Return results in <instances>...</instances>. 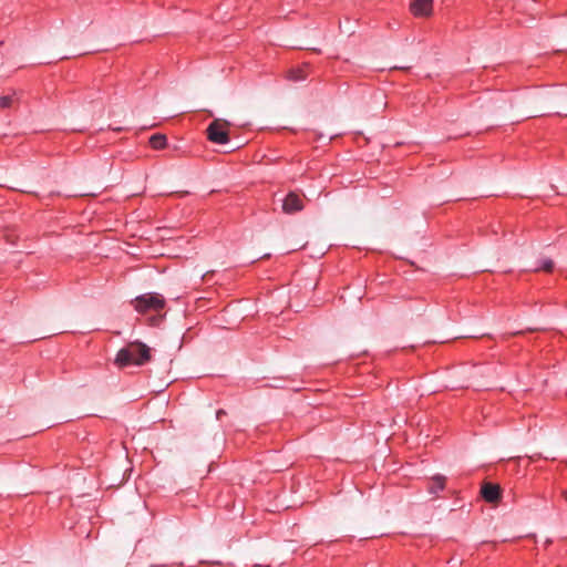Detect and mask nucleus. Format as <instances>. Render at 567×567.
Wrapping results in <instances>:
<instances>
[{
	"instance_id": "obj_12",
	"label": "nucleus",
	"mask_w": 567,
	"mask_h": 567,
	"mask_svg": "<svg viewBox=\"0 0 567 567\" xmlns=\"http://www.w3.org/2000/svg\"><path fill=\"white\" fill-rule=\"evenodd\" d=\"M221 415H225V411L224 410H218L217 411V419L219 420L221 417Z\"/></svg>"
},
{
	"instance_id": "obj_11",
	"label": "nucleus",
	"mask_w": 567,
	"mask_h": 567,
	"mask_svg": "<svg viewBox=\"0 0 567 567\" xmlns=\"http://www.w3.org/2000/svg\"><path fill=\"white\" fill-rule=\"evenodd\" d=\"M12 103H13L12 96L0 97V106H2V107H10Z\"/></svg>"
},
{
	"instance_id": "obj_6",
	"label": "nucleus",
	"mask_w": 567,
	"mask_h": 567,
	"mask_svg": "<svg viewBox=\"0 0 567 567\" xmlns=\"http://www.w3.org/2000/svg\"><path fill=\"white\" fill-rule=\"evenodd\" d=\"M482 496L487 503H496L499 498V487L493 483H484Z\"/></svg>"
},
{
	"instance_id": "obj_1",
	"label": "nucleus",
	"mask_w": 567,
	"mask_h": 567,
	"mask_svg": "<svg viewBox=\"0 0 567 567\" xmlns=\"http://www.w3.org/2000/svg\"><path fill=\"white\" fill-rule=\"evenodd\" d=\"M150 348L140 341L131 342L126 348L118 350L115 362L118 367L128 364L141 365L150 360Z\"/></svg>"
},
{
	"instance_id": "obj_3",
	"label": "nucleus",
	"mask_w": 567,
	"mask_h": 567,
	"mask_svg": "<svg viewBox=\"0 0 567 567\" xmlns=\"http://www.w3.org/2000/svg\"><path fill=\"white\" fill-rule=\"evenodd\" d=\"M133 307L140 312L145 313L150 310L159 311L164 307V299L156 293H146L133 301Z\"/></svg>"
},
{
	"instance_id": "obj_2",
	"label": "nucleus",
	"mask_w": 567,
	"mask_h": 567,
	"mask_svg": "<svg viewBox=\"0 0 567 567\" xmlns=\"http://www.w3.org/2000/svg\"><path fill=\"white\" fill-rule=\"evenodd\" d=\"M230 123L223 118H216L207 127V137L212 143L226 144L229 142Z\"/></svg>"
},
{
	"instance_id": "obj_13",
	"label": "nucleus",
	"mask_w": 567,
	"mask_h": 567,
	"mask_svg": "<svg viewBox=\"0 0 567 567\" xmlns=\"http://www.w3.org/2000/svg\"><path fill=\"white\" fill-rule=\"evenodd\" d=\"M563 497H564V498H565V501L567 502V489H565V491L563 492Z\"/></svg>"
},
{
	"instance_id": "obj_5",
	"label": "nucleus",
	"mask_w": 567,
	"mask_h": 567,
	"mask_svg": "<svg viewBox=\"0 0 567 567\" xmlns=\"http://www.w3.org/2000/svg\"><path fill=\"white\" fill-rule=\"evenodd\" d=\"M410 9L415 17H430L433 12V0H413Z\"/></svg>"
},
{
	"instance_id": "obj_7",
	"label": "nucleus",
	"mask_w": 567,
	"mask_h": 567,
	"mask_svg": "<svg viewBox=\"0 0 567 567\" xmlns=\"http://www.w3.org/2000/svg\"><path fill=\"white\" fill-rule=\"evenodd\" d=\"M167 138L166 135L163 134H153L150 137V144L153 150H162L166 147Z\"/></svg>"
},
{
	"instance_id": "obj_4",
	"label": "nucleus",
	"mask_w": 567,
	"mask_h": 567,
	"mask_svg": "<svg viewBox=\"0 0 567 567\" xmlns=\"http://www.w3.org/2000/svg\"><path fill=\"white\" fill-rule=\"evenodd\" d=\"M281 209L286 215H293L301 212L303 209L301 197L293 192L289 193L288 196L282 199Z\"/></svg>"
},
{
	"instance_id": "obj_9",
	"label": "nucleus",
	"mask_w": 567,
	"mask_h": 567,
	"mask_svg": "<svg viewBox=\"0 0 567 567\" xmlns=\"http://www.w3.org/2000/svg\"><path fill=\"white\" fill-rule=\"evenodd\" d=\"M288 79L298 82L306 79L303 69H290L288 72Z\"/></svg>"
},
{
	"instance_id": "obj_8",
	"label": "nucleus",
	"mask_w": 567,
	"mask_h": 567,
	"mask_svg": "<svg viewBox=\"0 0 567 567\" xmlns=\"http://www.w3.org/2000/svg\"><path fill=\"white\" fill-rule=\"evenodd\" d=\"M432 482L433 484L431 485L430 487V493L431 494H436L437 491H441L444 488L445 486V477L442 476V475H436L432 478Z\"/></svg>"
},
{
	"instance_id": "obj_10",
	"label": "nucleus",
	"mask_w": 567,
	"mask_h": 567,
	"mask_svg": "<svg viewBox=\"0 0 567 567\" xmlns=\"http://www.w3.org/2000/svg\"><path fill=\"white\" fill-rule=\"evenodd\" d=\"M554 266H555L554 260H551V259H544L543 265H540L539 269L549 272V271H551L554 269Z\"/></svg>"
}]
</instances>
